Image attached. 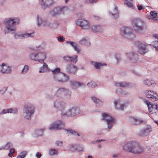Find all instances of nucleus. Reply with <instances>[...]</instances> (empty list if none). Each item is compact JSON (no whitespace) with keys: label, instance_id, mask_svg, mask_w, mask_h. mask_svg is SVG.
Listing matches in <instances>:
<instances>
[{"label":"nucleus","instance_id":"obj_40","mask_svg":"<svg viewBox=\"0 0 158 158\" xmlns=\"http://www.w3.org/2000/svg\"><path fill=\"white\" fill-rule=\"evenodd\" d=\"M87 85L89 87L92 88H94L97 86L95 82L92 81L89 82L87 84Z\"/></svg>","mask_w":158,"mask_h":158},{"label":"nucleus","instance_id":"obj_39","mask_svg":"<svg viewBox=\"0 0 158 158\" xmlns=\"http://www.w3.org/2000/svg\"><path fill=\"white\" fill-rule=\"evenodd\" d=\"M60 72V69L59 68H57L55 69L54 70L52 71V72L54 74V77L60 74L59 73Z\"/></svg>","mask_w":158,"mask_h":158},{"label":"nucleus","instance_id":"obj_63","mask_svg":"<svg viewBox=\"0 0 158 158\" xmlns=\"http://www.w3.org/2000/svg\"><path fill=\"white\" fill-rule=\"evenodd\" d=\"M69 0H65V2H66H66H68Z\"/></svg>","mask_w":158,"mask_h":158},{"label":"nucleus","instance_id":"obj_55","mask_svg":"<svg viewBox=\"0 0 158 158\" xmlns=\"http://www.w3.org/2000/svg\"><path fill=\"white\" fill-rule=\"evenodd\" d=\"M13 155V154L10 152L8 154V156L10 157H11Z\"/></svg>","mask_w":158,"mask_h":158},{"label":"nucleus","instance_id":"obj_28","mask_svg":"<svg viewBox=\"0 0 158 158\" xmlns=\"http://www.w3.org/2000/svg\"><path fill=\"white\" fill-rule=\"evenodd\" d=\"M125 2L124 4L127 6V7L132 9L134 8V6L132 4V0H124Z\"/></svg>","mask_w":158,"mask_h":158},{"label":"nucleus","instance_id":"obj_49","mask_svg":"<svg viewBox=\"0 0 158 158\" xmlns=\"http://www.w3.org/2000/svg\"><path fill=\"white\" fill-rule=\"evenodd\" d=\"M36 156L38 158H40L41 157L42 155L39 152H37L36 154Z\"/></svg>","mask_w":158,"mask_h":158},{"label":"nucleus","instance_id":"obj_14","mask_svg":"<svg viewBox=\"0 0 158 158\" xmlns=\"http://www.w3.org/2000/svg\"><path fill=\"white\" fill-rule=\"evenodd\" d=\"M76 24L81 27L83 29H86L89 28L88 22L86 20L79 19L76 21Z\"/></svg>","mask_w":158,"mask_h":158},{"label":"nucleus","instance_id":"obj_34","mask_svg":"<svg viewBox=\"0 0 158 158\" xmlns=\"http://www.w3.org/2000/svg\"><path fill=\"white\" fill-rule=\"evenodd\" d=\"M91 62L92 63V64L94 65L95 67L98 69L100 68V67L101 66L106 65L105 64H102L99 63L94 62L93 61H91Z\"/></svg>","mask_w":158,"mask_h":158},{"label":"nucleus","instance_id":"obj_46","mask_svg":"<svg viewBox=\"0 0 158 158\" xmlns=\"http://www.w3.org/2000/svg\"><path fill=\"white\" fill-rule=\"evenodd\" d=\"M87 42L86 40L84 38L82 39L80 41V43L81 44H86Z\"/></svg>","mask_w":158,"mask_h":158},{"label":"nucleus","instance_id":"obj_7","mask_svg":"<svg viewBox=\"0 0 158 158\" xmlns=\"http://www.w3.org/2000/svg\"><path fill=\"white\" fill-rule=\"evenodd\" d=\"M135 45L138 47V52L141 54H145L148 51L147 45L142 44L139 41L136 42Z\"/></svg>","mask_w":158,"mask_h":158},{"label":"nucleus","instance_id":"obj_45","mask_svg":"<svg viewBox=\"0 0 158 158\" xmlns=\"http://www.w3.org/2000/svg\"><path fill=\"white\" fill-rule=\"evenodd\" d=\"M27 153V152L26 151H24L22 152L19 156L22 158H24L26 156Z\"/></svg>","mask_w":158,"mask_h":158},{"label":"nucleus","instance_id":"obj_47","mask_svg":"<svg viewBox=\"0 0 158 158\" xmlns=\"http://www.w3.org/2000/svg\"><path fill=\"white\" fill-rule=\"evenodd\" d=\"M98 0H86V2H87L90 3H95Z\"/></svg>","mask_w":158,"mask_h":158},{"label":"nucleus","instance_id":"obj_48","mask_svg":"<svg viewBox=\"0 0 158 158\" xmlns=\"http://www.w3.org/2000/svg\"><path fill=\"white\" fill-rule=\"evenodd\" d=\"M56 143L57 146H61L62 145L63 143L61 141H57Z\"/></svg>","mask_w":158,"mask_h":158},{"label":"nucleus","instance_id":"obj_3","mask_svg":"<svg viewBox=\"0 0 158 158\" xmlns=\"http://www.w3.org/2000/svg\"><path fill=\"white\" fill-rule=\"evenodd\" d=\"M19 21V19L17 18H11L6 21H5V23L7 26L6 27V29L5 30V34L11 31H15V27L14 25L16 23H18Z\"/></svg>","mask_w":158,"mask_h":158},{"label":"nucleus","instance_id":"obj_32","mask_svg":"<svg viewBox=\"0 0 158 158\" xmlns=\"http://www.w3.org/2000/svg\"><path fill=\"white\" fill-rule=\"evenodd\" d=\"M92 29L94 31L100 32L102 31V28L100 26L94 25L92 27Z\"/></svg>","mask_w":158,"mask_h":158},{"label":"nucleus","instance_id":"obj_33","mask_svg":"<svg viewBox=\"0 0 158 158\" xmlns=\"http://www.w3.org/2000/svg\"><path fill=\"white\" fill-rule=\"evenodd\" d=\"M48 69V65L46 64V63H44L42 67H41L40 69L39 72L43 73L47 70Z\"/></svg>","mask_w":158,"mask_h":158},{"label":"nucleus","instance_id":"obj_60","mask_svg":"<svg viewBox=\"0 0 158 158\" xmlns=\"http://www.w3.org/2000/svg\"><path fill=\"white\" fill-rule=\"evenodd\" d=\"M155 123L158 125V121H155Z\"/></svg>","mask_w":158,"mask_h":158},{"label":"nucleus","instance_id":"obj_27","mask_svg":"<svg viewBox=\"0 0 158 158\" xmlns=\"http://www.w3.org/2000/svg\"><path fill=\"white\" fill-rule=\"evenodd\" d=\"M71 84L73 88L75 89L78 86H85V85L79 82L71 81Z\"/></svg>","mask_w":158,"mask_h":158},{"label":"nucleus","instance_id":"obj_61","mask_svg":"<svg viewBox=\"0 0 158 158\" xmlns=\"http://www.w3.org/2000/svg\"><path fill=\"white\" fill-rule=\"evenodd\" d=\"M111 14L112 16H114L115 15V14H114L112 13L111 12Z\"/></svg>","mask_w":158,"mask_h":158},{"label":"nucleus","instance_id":"obj_54","mask_svg":"<svg viewBox=\"0 0 158 158\" xmlns=\"http://www.w3.org/2000/svg\"><path fill=\"white\" fill-rule=\"evenodd\" d=\"M83 14H82L81 13H80L79 14L77 15L78 17H82L83 16Z\"/></svg>","mask_w":158,"mask_h":158},{"label":"nucleus","instance_id":"obj_9","mask_svg":"<svg viewBox=\"0 0 158 158\" xmlns=\"http://www.w3.org/2000/svg\"><path fill=\"white\" fill-rule=\"evenodd\" d=\"M102 119L105 120L108 125V128L110 129L114 123V118L109 115L106 114H102Z\"/></svg>","mask_w":158,"mask_h":158},{"label":"nucleus","instance_id":"obj_26","mask_svg":"<svg viewBox=\"0 0 158 158\" xmlns=\"http://www.w3.org/2000/svg\"><path fill=\"white\" fill-rule=\"evenodd\" d=\"M150 14L151 19L155 22H158V16L157 15V14L155 11H152L150 12Z\"/></svg>","mask_w":158,"mask_h":158},{"label":"nucleus","instance_id":"obj_58","mask_svg":"<svg viewBox=\"0 0 158 158\" xmlns=\"http://www.w3.org/2000/svg\"><path fill=\"white\" fill-rule=\"evenodd\" d=\"M44 130V129H40V131H41V133H43V131Z\"/></svg>","mask_w":158,"mask_h":158},{"label":"nucleus","instance_id":"obj_12","mask_svg":"<svg viewBox=\"0 0 158 158\" xmlns=\"http://www.w3.org/2000/svg\"><path fill=\"white\" fill-rule=\"evenodd\" d=\"M64 124L61 121H58L52 124V127L49 128L51 130H57L62 129L64 127Z\"/></svg>","mask_w":158,"mask_h":158},{"label":"nucleus","instance_id":"obj_52","mask_svg":"<svg viewBox=\"0 0 158 158\" xmlns=\"http://www.w3.org/2000/svg\"><path fill=\"white\" fill-rule=\"evenodd\" d=\"M10 152L13 154L15 152V150L13 148H11L10 150Z\"/></svg>","mask_w":158,"mask_h":158},{"label":"nucleus","instance_id":"obj_17","mask_svg":"<svg viewBox=\"0 0 158 158\" xmlns=\"http://www.w3.org/2000/svg\"><path fill=\"white\" fill-rule=\"evenodd\" d=\"M0 71L3 73H10L11 72V68L4 63L2 64L0 66Z\"/></svg>","mask_w":158,"mask_h":158},{"label":"nucleus","instance_id":"obj_25","mask_svg":"<svg viewBox=\"0 0 158 158\" xmlns=\"http://www.w3.org/2000/svg\"><path fill=\"white\" fill-rule=\"evenodd\" d=\"M114 104L117 109L122 110H123L124 106L123 104L119 105V100L115 101Z\"/></svg>","mask_w":158,"mask_h":158},{"label":"nucleus","instance_id":"obj_29","mask_svg":"<svg viewBox=\"0 0 158 158\" xmlns=\"http://www.w3.org/2000/svg\"><path fill=\"white\" fill-rule=\"evenodd\" d=\"M37 17L38 20L37 25L38 26H40L41 25L43 26L46 25V23L47 22L46 21L44 20L43 21L41 19H39L38 15H37Z\"/></svg>","mask_w":158,"mask_h":158},{"label":"nucleus","instance_id":"obj_8","mask_svg":"<svg viewBox=\"0 0 158 158\" xmlns=\"http://www.w3.org/2000/svg\"><path fill=\"white\" fill-rule=\"evenodd\" d=\"M54 80L57 81L61 82H65L69 79L68 75L64 73H60L54 77Z\"/></svg>","mask_w":158,"mask_h":158},{"label":"nucleus","instance_id":"obj_2","mask_svg":"<svg viewBox=\"0 0 158 158\" xmlns=\"http://www.w3.org/2000/svg\"><path fill=\"white\" fill-rule=\"evenodd\" d=\"M123 148L125 151L134 154H141L144 151L143 148L138 142L134 141L125 142Z\"/></svg>","mask_w":158,"mask_h":158},{"label":"nucleus","instance_id":"obj_53","mask_svg":"<svg viewBox=\"0 0 158 158\" xmlns=\"http://www.w3.org/2000/svg\"><path fill=\"white\" fill-rule=\"evenodd\" d=\"M40 48V46L37 47L36 48H34L32 49L33 50H37L40 49L39 48Z\"/></svg>","mask_w":158,"mask_h":158},{"label":"nucleus","instance_id":"obj_31","mask_svg":"<svg viewBox=\"0 0 158 158\" xmlns=\"http://www.w3.org/2000/svg\"><path fill=\"white\" fill-rule=\"evenodd\" d=\"M67 43H69L73 47L74 50L76 51L77 53H79L80 52V50L78 48L76 44H74V43L73 42L67 41Z\"/></svg>","mask_w":158,"mask_h":158},{"label":"nucleus","instance_id":"obj_22","mask_svg":"<svg viewBox=\"0 0 158 158\" xmlns=\"http://www.w3.org/2000/svg\"><path fill=\"white\" fill-rule=\"evenodd\" d=\"M33 33H25L20 35L15 34V38H20L23 39V38H27L28 37H32L33 36Z\"/></svg>","mask_w":158,"mask_h":158},{"label":"nucleus","instance_id":"obj_23","mask_svg":"<svg viewBox=\"0 0 158 158\" xmlns=\"http://www.w3.org/2000/svg\"><path fill=\"white\" fill-rule=\"evenodd\" d=\"M152 130L151 128H146L141 130L139 133V135L141 136H144L148 135Z\"/></svg>","mask_w":158,"mask_h":158},{"label":"nucleus","instance_id":"obj_50","mask_svg":"<svg viewBox=\"0 0 158 158\" xmlns=\"http://www.w3.org/2000/svg\"><path fill=\"white\" fill-rule=\"evenodd\" d=\"M64 38L62 36H60L58 38V40L60 42H62L63 41Z\"/></svg>","mask_w":158,"mask_h":158},{"label":"nucleus","instance_id":"obj_57","mask_svg":"<svg viewBox=\"0 0 158 158\" xmlns=\"http://www.w3.org/2000/svg\"><path fill=\"white\" fill-rule=\"evenodd\" d=\"M117 156V155H113V158L116 157Z\"/></svg>","mask_w":158,"mask_h":158},{"label":"nucleus","instance_id":"obj_13","mask_svg":"<svg viewBox=\"0 0 158 158\" xmlns=\"http://www.w3.org/2000/svg\"><path fill=\"white\" fill-rule=\"evenodd\" d=\"M145 93L146 97L153 101H156L158 99V95L152 91L147 90Z\"/></svg>","mask_w":158,"mask_h":158},{"label":"nucleus","instance_id":"obj_41","mask_svg":"<svg viewBox=\"0 0 158 158\" xmlns=\"http://www.w3.org/2000/svg\"><path fill=\"white\" fill-rule=\"evenodd\" d=\"M12 146V145L11 143L10 142H8L6 143V146L0 148V150L3 149H9L10 148V146Z\"/></svg>","mask_w":158,"mask_h":158},{"label":"nucleus","instance_id":"obj_19","mask_svg":"<svg viewBox=\"0 0 158 158\" xmlns=\"http://www.w3.org/2000/svg\"><path fill=\"white\" fill-rule=\"evenodd\" d=\"M77 56L76 55L73 56L72 57L66 56H64L63 57V60L65 61L71 62L74 63H76L77 62Z\"/></svg>","mask_w":158,"mask_h":158},{"label":"nucleus","instance_id":"obj_59","mask_svg":"<svg viewBox=\"0 0 158 158\" xmlns=\"http://www.w3.org/2000/svg\"><path fill=\"white\" fill-rule=\"evenodd\" d=\"M103 141V140H98L96 141L97 142H101V141Z\"/></svg>","mask_w":158,"mask_h":158},{"label":"nucleus","instance_id":"obj_38","mask_svg":"<svg viewBox=\"0 0 158 158\" xmlns=\"http://www.w3.org/2000/svg\"><path fill=\"white\" fill-rule=\"evenodd\" d=\"M128 84L126 83L125 82H122L120 83H116L115 85L118 86H120L122 87H125L128 86Z\"/></svg>","mask_w":158,"mask_h":158},{"label":"nucleus","instance_id":"obj_37","mask_svg":"<svg viewBox=\"0 0 158 158\" xmlns=\"http://www.w3.org/2000/svg\"><path fill=\"white\" fill-rule=\"evenodd\" d=\"M49 154L50 155L53 156L58 154V151L56 149H51L49 151Z\"/></svg>","mask_w":158,"mask_h":158},{"label":"nucleus","instance_id":"obj_20","mask_svg":"<svg viewBox=\"0 0 158 158\" xmlns=\"http://www.w3.org/2000/svg\"><path fill=\"white\" fill-rule=\"evenodd\" d=\"M127 56L129 58L131 62L135 63L138 59V55L134 53L130 52L127 54Z\"/></svg>","mask_w":158,"mask_h":158},{"label":"nucleus","instance_id":"obj_10","mask_svg":"<svg viewBox=\"0 0 158 158\" xmlns=\"http://www.w3.org/2000/svg\"><path fill=\"white\" fill-rule=\"evenodd\" d=\"M66 9L67 8L65 6L62 7L60 6L57 7L52 11L50 12V13L51 15L52 16H57L61 13H63Z\"/></svg>","mask_w":158,"mask_h":158},{"label":"nucleus","instance_id":"obj_1","mask_svg":"<svg viewBox=\"0 0 158 158\" xmlns=\"http://www.w3.org/2000/svg\"><path fill=\"white\" fill-rule=\"evenodd\" d=\"M54 106L55 107H56L59 110L61 111V114L62 116H74L80 113V109L77 107H73L69 109L67 112H64L65 103L64 102L56 101L54 102Z\"/></svg>","mask_w":158,"mask_h":158},{"label":"nucleus","instance_id":"obj_36","mask_svg":"<svg viewBox=\"0 0 158 158\" xmlns=\"http://www.w3.org/2000/svg\"><path fill=\"white\" fill-rule=\"evenodd\" d=\"M155 38H156L158 39V35H157L155 36H154ZM153 47L155 48L156 50L158 51V40L155 41L153 42Z\"/></svg>","mask_w":158,"mask_h":158},{"label":"nucleus","instance_id":"obj_5","mask_svg":"<svg viewBox=\"0 0 158 158\" xmlns=\"http://www.w3.org/2000/svg\"><path fill=\"white\" fill-rule=\"evenodd\" d=\"M133 27L137 32H139L143 30V22L139 19H134L132 20Z\"/></svg>","mask_w":158,"mask_h":158},{"label":"nucleus","instance_id":"obj_56","mask_svg":"<svg viewBox=\"0 0 158 158\" xmlns=\"http://www.w3.org/2000/svg\"><path fill=\"white\" fill-rule=\"evenodd\" d=\"M114 10H115V12L116 13L117 12V8L116 7H115L114 8Z\"/></svg>","mask_w":158,"mask_h":158},{"label":"nucleus","instance_id":"obj_6","mask_svg":"<svg viewBox=\"0 0 158 158\" xmlns=\"http://www.w3.org/2000/svg\"><path fill=\"white\" fill-rule=\"evenodd\" d=\"M121 34L126 35L128 39L132 40L135 38V35L132 33V30L130 27L123 26L120 29Z\"/></svg>","mask_w":158,"mask_h":158},{"label":"nucleus","instance_id":"obj_18","mask_svg":"<svg viewBox=\"0 0 158 158\" xmlns=\"http://www.w3.org/2000/svg\"><path fill=\"white\" fill-rule=\"evenodd\" d=\"M70 92L68 90L65 89L64 88H60L56 92V95H64L70 97Z\"/></svg>","mask_w":158,"mask_h":158},{"label":"nucleus","instance_id":"obj_30","mask_svg":"<svg viewBox=\"0 0 158 158\" xmlns=\"http://www.w3.org/2000/svg\"><path fill=\"white\" fill-rule=\"evenodd\" d=\"M53 3L52 0H47L45 3H44L43 5H42V6L43 9H45L46 4L47 7H48L52 5Z\"/></svg>","mask_w":158,"mask_h":158},{"label":"nucleus","instance_id":"obj_51","mask_svg":"<svg viewBox=\"0 0 158 158\" xmlns=\"http://www.w3.org/2000/svg\"><path fill=\"white\" fill-rule=\"evenodd\" d=\"M137 8L138 10H140L143 8L142 6L140 5L138 6Z\"/></svg>","mask_w":158,"mask_h":158},{"label":"nucleus","instance_id":"obj_21","mask_svg":"<svg viewBox=\"0 0 158 158\" xmlns=\"http://www.w3.org/2000/svg\"><path fill=\"white\" fill-rule=\"evenodd\" d=\"M129 121L132 124L134 125H139L143 122L142 120L134 117L130 118Z\"/></svg>","mask_w":158,"mask_h":158},{"label":"nucleus","instance_id":"obj_42","mask_svg":"<svg viewBox=\"0 0 158 158\" xmlns=\"http://www.w3.org/2000/svg\"><path fill=\"white\" fill-rule=\"evenodd\" d=\"M144 83L148 85H150L153 83V81L152 80H147L144 81Z\"/></svg>","mask_w":158,"mask_h":158},{"label":"nucleus","instance_id":"obj_16","mask_svg":"<svg viewBox=\"0 0 158 158\" xmlns=\"http://www.w3.org/2000/svg\"><path fill=\"white\" fill-rule=\"evenodd\" d=\"M149 112L152 114L155 113L158 111V106L156 104H152L150 102L147 103Z\"/></svg>","mask_w":158,"mask_h":158},{"label":"nucleus","instance_id":"obj_15","mask_svg":"<svg viewBox=\"0 0 158 158\" xmlns=\"http://www.w3.org/2000/svg\"><path fill=\"white\" fill-rule=\"evenodd\" d=\"M66 69L69 73L75 74L77 69L74 64H70L67 65Z\"/></svg>","mask_w":158,"mask_h":158},{"label":"nucleus","instance_id":"obj_62","mask_svg":"<svg viewBox=\"0 0 158 158\" xmlns=\"http://www.w3.org/2000/svg\"><path fill=\"white\" fill-rule=\"evenodd\" d=\"M115 14L116 15V16H117V15H118V13H116H116H114V14Z\"/></svg>","mask_w":158,"mask_h":158},{"label":"nucleus","instance_id":"obj_43","mask_svg":"<svg viewBox=\"0 0 158 158\" xmlns=\"http://www.w3.org/2000/svg\"><path fill=\"white\" fill-rule=\"evenodd\" d=\"M29 69V67L27 65H26L22 71L21 73H26Z\"/></svg>","mask_w":158,"mask_h":158},{"label":"nucleus","instance_id":"obj_11","mask_svg":"<svg viewBox=\"0 0 158 158\" xmlns=\"http://www.w3.org/2000/svg\"><path fill=\"white\" fill-rule=\"evenodd\" d=\"M26 114L25 118L27 119H30L31 118V115L34 111V107L33 106L24 107Z\"/></svg>","mask_w":158,"mask_h":158},{"label":"nucleus","instance_id":"obj_4","mask_svg":"<svg viewBox=\"0 0 158 158\" xmlns=\"http://www.w3.org/2000/svg\"><path fill=\"white\" fill-rule=\"evenodd\" d=\"M47 55V53L45 52L31 54L30 55V58L32 60L42 63L44 62V60L46 58Z\"/></svg>","mask_w":158,"mask_h":158},{"label":"nucleus","instance_id":"obj_44","mask_svg":"<svg viewBox=\"0 0 158 158\" xmlns=\"http://www.w3.org/2000/svg\"><path fill=\"white\" fill-rule=\"evenodd\" d=\"M67 130V131H69L68 130ZM69 133L71 134H72L73 135L75 136H79V135L74 131L72 130H69Z\"/></svg>","mask_w":158,"mask_h":158},{"label":"nucleus","instance_id":"obj_35","mask_svg":"<svg viewBox=\"0 0 158 158\" xmlns=\"http://www.w3.org/2000/svg\"><path fill=\"white\" fill-rule=\"evenodd\" d=\"M92 98L93 101L96 103V104H97V106H99L102 105V102L99 99L94 97H92Z\"/></svg>","mask_w":158,"mask_h":158},{"label":"nucleus","instance_id":"obj_24","mask_svg":"<svg viewBox=\"0 0 158 158\" xmlns=\"http://www.w3.org/2000/svg\"><path fill=\"white\" fill-rule=\"evenodd\" d=\"M17 111V110L16 108H10L7 110H3L1 112V113L2 114L6 113H15Z\"/></svg>","mask_w":158,"mask_h":158},{"label":"nucleus","instance_id":"obj_64","mask_svg":"<svg viewBox=\"0 0 158 158\" xmlns=\"http://www.w3.org/2000/svg\"><path fill=\"white\" fill-rule=\"evenodd\" d=\"M42 135V134H40V135Z\"/></svg>","mask_w":158,"mask_h":158}]
</instances>
